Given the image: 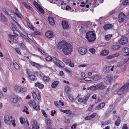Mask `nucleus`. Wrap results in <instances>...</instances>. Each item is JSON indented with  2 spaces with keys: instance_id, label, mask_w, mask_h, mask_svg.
<instances>
[{
  "instance_id": "nucleus-1",
  "label": "nucleus",
  "mask_w": 129,
  "mask_h": 129,
  "mask_svg": "<svg viewBox=\"0 0 129 129\" xmlns=\"http://www.w3.org/2000/svg\"><path fill=\"white\" fill-rule=\"evenodd\" d=\"M58 49H61L63 53L65 55L70 54L73 50L72 45L68 43H66L64 41H61L59 42L57 46Z\"/></svg>"
},
{
  "instance_id": "nucleus-2",
  "label": "nucleus",
  "mask_w": 129,
  "mask_h": 129,
  "mask_svg": "<svg viewBox=\"0 0 129 129\" xmlns=\"http://www.w3.org/2000/svg\"><path fill=\"white\" fill-rule=\"evenodd\" d=\"M85 37L89 42H92L95 40L96 35L93 31H90L86 33Z\"/></svg>"
},
{
  "instance_id": "nucleus-3",
  "label": "nucleus",
  "mask_w": 129,
  "mask_h": 129,
  "mask_svg": "<svg viewBox=\"0 0 129 129\" xmlns=\"http://www.w3.org/2000/svg\"><path fill=\"white\" fill-rule=\"evenodd\" d=\"M53 60L57 67L60 68H62L64 67V64L56 58L53 57Z\"/></svg>"
},
{
  "instance_id": "nucleus-4",
  "label": "nucleus",
  "mask_w": 129,
  "mask_h": 129,
  "mask_svg": "<svg viewBox=\"0 0 129 129\" xmlns=\"http://www.w3.org/2000/svg\"><path fill=\"white\" fill-rule=\"evenodd\" d=\"M10 28L13 34H15V35L18 37L19 36L21 33L20 31L18 30L17 27L15 25H13L11 26Z\"/></svg>"
},
{
  "instance_id": "nucleus-5",
  "label": "nucleus",
  "mask_w": 129,
  "mask_h": 129,
  "mask_svg": "<svg viewBox=\"0 0 129 129\" xmlns=\"http://www.w3.org/2000/svg\"><path fill=\"white\" fill-rule=\"evenodd\" d=\"M94 86L95 90H103L106 87V86L104 85L102 82L99 83L95 85Z\"/></svg>"
},
{
  "instance_id": "nucleus-6",
  "label": "nucleus",
  "mask_w": 129,
  "mask_h": 129,
  "mask_svg": "<svg viewBox=\"0 0 129 129\" xmlns=\"http://www.w3.org/2000/svg\"><path fill=\"white\" fill-rule=\"evenodd\" d=\"M118 42L119 44L121 45L127 44L128 42L127 38L126 37H122L119 40Z\"/></svg>"
},
{
  "instance_id": "nucleus-7",
  "label": "nucleus",
  "mask_w": 129,
  "mask_h": 129,
  "mask_svg": "<svg viewBox=\"0 0 129 129\" xmlns=\"http://www.w3.org/2000/svg\"><path fill=\"white\" fill-rule=\"evenodd\" d=\"M125 18V15L123 13H120L118 18V21L120 23L123 22Z\"/></svg>"
},
{
  "instance_id": "nucleus-8",
  "label": "nucleus",
  "mask_w": 129,
  "mask_h": 129,
  "mask_svg": "<svg viewBox=\"0 0 129 129\" xmlns=\"http://www.w3.org/2000/svg\"><path fill=\"white\" fill-rule=\"evenodd\" d=\"M79 53L81 55L85 54L87 52V49L85 48L80 47L78 49Z\"/></svg>"
},
{
  "instance_id": "nucleus-9",
  "label": "nucleus",
  "mask_w": 129,
  "mask_h": 129,
  "mask_svg": "<svg viewBox=\"0 0 129 129\" xmlns=\"http://www.w3.org/2000/svg\"><path fill=\"white\" fill-rule=\"evenodd\" d=\"M28 78L30 82H32L33 81H35L37 80V78L34 75H29V74L28 73Z\"/></svg>"
},
{
  "instance_id": "nucleus-10",
  "label": "nucleus",
  "mask_w": 129,
  "mask_h": 129,
  "mask_svg": "<svg viewBox=\"0 0 129 129\" xmlns=\"http://www.w3.org/2000/svg\"><path fill=\"white\" fill-rule=\"evenodd\" d=\"M112 78L111 76L110 75L107 76L105 79V82L107 84H110L111 83V80Z\"/></svg>"
},
{
  "instance_id": "nucleus-11",
  "label": "nucleus",
  "mask_w": 129,
  "mask_h": 129,
  "mask_svg": "<svg viewBox=\"0 0 129 129\" xmlns=\"http://www.w3.org/2000/svg\"><path fill=\"white\" fill-rule=\"evenodd\" d=\"M125 86L124 85L123 86L121 87L117 92V94L121 95L124 93V91L127 90Z\"/></svg>"
},
{
  "instance_id": "nucleus-12",
  "label": "nucleus",
  "mask_w": 129,
  "mask_h": 129,
  "mask_svg": "<svg viewBox=\"0 0 129 129\" xmlns=\"http://www.w3.org/2000/svg\"><path fill=\"white\" fill-rule=\"evenodd\" d=\"M4 120L5 122L8 125H10L11 123V121L8 115H5L4 116Z\"/></svg>"
},
{
  "instance_id": "nucleus-13",
  "label": "nucleus",
  "mask_w": 129,
  "mask_h": 129,
  "mask_svg": "<svg viewBox=\"0 0 129 129\" xmlns=\"http://www.w3.org/2000/svg\"><path fill=\"white\" fill-rule=\"evenodd\" d=\"M30 105V106H32L33 108L36 110H39L40 109L39 107L36 105V104L34 101L31 102Z\"/></svg>"
},
{
  "instance_id": "nucleus-14",
  "label": "nucleus",
  "mask_w": 129,
  "mask_h": 129,
  "mask_svg": "<svg viewBox=\"0 0 129 129\" xmlns=\"http://www.w3.org/2000/svg\"><path fill=\"white\" fill-rule=\"evenodd\" d=\"M62 25L63 28L64 29H67L69 27L68 23L64 21H62Z\"/></svg>"
},
{
  "instance_id": "nucleus-15",
  "label": "nucleus",
  "mask_w": 129,
  "mask_h": 129,
  "mask_svg": "<svg viewBox=\"0 0 129 129\" xmlns=\"http://www.w3.org/2000/svg\"><path fill=\"white\" fill-rule=\"evenodd\" d=\"M10 100L11 101L14 103H16L18 101L17 98L15 96L11 97Z\"/></svg>"
},
{
  "instance_id": "nucleus-16",
  "label": "nucleus",
  "mask_w": 129,
  "mask_h": 129,
  "mask_svg": "<svg viewBox=\"0 0 129 129\" xmlns=\"http://www.w3.org/2000/svg\"><path fill=\"white\" fill-rule=\"evenodd\" d=\"M0 20L5 22L7 21V18L2 13L0 14Z\"/></svg>"
},
{
  "instance_id": "nucleus-17",
  "label": "nucleus",
  "mask_w": 129,
  "mask_h": 129,
  "mask_svg": "<svg viewBox=\"0 0 129 129\" xmlns=\"http://www.w3.org/2000/svg\"><path fill=\"white\" fill-rule=\"evenodd\" d=\"M46 36L49 38H51L53 36L52 32L50 31H47L45 33Z\"/></svg>"
},
{
  "instance_id": "nucleus-18",
  "label": "nucleus",
  "mask_w": 129,
  "mask_h": 129,
  "mask_svg": "<svg viewBox=\"0 0 129 129\" xmlns=\"http://www.w3.org/2000/svg\"><path fill=\"white\" fill-rule=\"evenodd\" d=\"M101 77L99 75H95L92 78V79L95 81H98L101 79Z\"/></svg>"
},
{
  "instance_id": "nucleus-19",
  "label": "nucleus",
  "mask_w": 129,
  "mask_h": 129,
  "mask_svg": "<svg viewBox=\"0 0 129 129\" xmlns=\"http://www.w3.org/2000/svg\"><path fill=\"white\" fill-rule=\"evenodd\" d=\"M3 10L7 15H9L10 13H11V11L7 8H3Z\"/></svg>"
},
{
  "instance_id": "nucleus-20",
  "label": "nucleus",
  "mask_w": 129,
  "mask_h": 129,
  "mask_svg": "<svg viewBox=\"0 0 129 129\" xmlns=\"http://www.w3.org/2000/svg\"><path fill=\"white\" fill-rule=\"evenodd\" d=\"M49 23L51 25H53L55 24L54 22V19L52 17H49L48 18Z\"/></svg>"
},
{
  "instance_id": "nucleus-21",
  "label": "nucleus",
  "mask_w": 129,
  "mask_h": 129,
  "mask_svg": "<svg viewBox=\"0 0 129 129\" xmlns=\"http://www.w3.org/2000/svg\"><path fill=\"white\" fill-rule=\"evenodd\" d=\"M35 86L38 87L40 89H42L44 87V85H43L38 82L35 83Z\"/></svg>"
},
{
  "instance_id": "nucleus-22",
  "label": "nucleus",
  "mask_w": 129,
  "mask_h": 129,
  "mask_svg": "<svg viewBox=\"0 0 129 129\" xmlns=\"http://www.w3.org/2000/svg\"><path fill=\"white\" fill-rule=\"evenodd\" d=\"M113 25L111 24H107L103 26V28L105 30L108 28H111L113 27Z\"/></svg>"
},
{
  "instance_id": "nucleus-23",
  "label": "nucleus",
  "mask_w": 129,
  "mask_h": 129,
  "mask_svg": "<svg viewBox=\"0 0 129 129\" xmlns=\"http://www.w3.org/2000/svg\"><path fill=\"white\" fill-rule=\"evenodd\" d=\"M121 47V46L118 45H113L111 47V49L113 50H117Z\"/></svg>"
},
{
  "instance_id": "nucleus-24",
  "label": "nucleus",
  "mask_w": 129,
  "mask_h": 129,
  "mask_svg": "<svg viewBox=\"0 0 129 129\" xmlns=\"http://www.w3.org/2000/svg\"><path fill=\"white\" fill-rule=\"evenodd\" d=\"M45 121L46 124L49 127L51 125L52 122L50 120L46 118L45 119Z\"/></svg>"
},
{
  "instance_id": "nucleus-25",
  "label": "nucleus",
  "mask_w": 129,
  "mask_h": 129,
  "mask_svg": "<svg viewBox=\"0 0 129 129\" xmlns=\"http://www.w3.org/2000/svg\"><path fill=\"white\" fill-rule=\"evenodd\" d=\"M64 91L66 93H68L71 91V89L69 87L67 86L64 87Z\"/></svg>"
},
{
  "instance_id": "nucleus-26",
  "label": "nucleus",
  "mask_w": 129,
  "mask_h": 129,
  "mask_svg": "<svg viewBox=\"0 0 129 129\" xmlns=\"http://www.w3.org/2000/svg\"><path fill=\"white\" fill-rule=\"evenodd\" d=\"M90 94L89 93H88L86 95L84 96V97L83 98V99L85 102V104L86 103L87 101L90 97Z\"/></svg>"
},
{
  "instance_id": "nucleus-27",
  "label": "nucleus",
  "mask_w": 129,
  "mask_h": 129,
  "mask_svg": "<svg viewBox=\"0 0 129 129\" xmlns=\"http://www.w3.org/2000/svg\"><path fill=\"white\" fill-rule=\"evenodd\" d=\"M15 92L17 93H19L21 92V87L18 86H15Z\"/></svg>"
},
{
  "instance_id": "nucleus-28",
  "label": "nucleus",
  "mask_w": 129,
  "mask_h": 129,
  "mask_svg": "<svg viewBox=\"0 0 129 129\" xmlns=\"http://www.w3.org/2000/svg\"><path fill=\"white\" fill-rule=\"evenodd\" d=\"M59 82L58 81H56L54 82L52 84L51 86L53 88L56 87L58 84Z\"/></svg>"
},
{
  "instance_id": "nucleus-29",
  "label": "nucleus",
  "mask_w": 129,
  "mask_h": 129,
  "mask_svg": "<svg viewBox=\"0 0 129 129\" xmlns=\"http://www.w3.org/2000/svg\"><path fill=\"white\" fill-rule=\"evenodd\" d=\"M31 124L33 128L35 126H36L37 124L36 120L34 119H33L31 121Z\"/></svg>"
},
{
  "instance_id": "nucleus-30",
  "label": "nucleus",
  "mask_w": 129,
  "mask_h": 129,
  "mask_svg": "<svg viewBox=\"0 0 129 129\" xmlns=\"http://www.w3.org/2000/svg\"><path fill=\"white\" fill-rule=\"evenodd\" d=\"M120 118L118 117L117 118L115 122V124L117 126H118L120 124Z\"/></svg>"
},
{
  "instance_id": "nucleus-31",
  "label": "nucleus",
  "mask_w": 129,
  "mask_h": 129,
  "mask_svg": "<svg viewBox=\"0 0 129 129\" xmlns=\"http://www.w3.org/2000/svg\"><path fill=\"white\" fill-rule=\"evenodd\" d=\"M109 53V52L107 50H104L102 51L101 53V55L103 56H106Z\"/></svg>"
},
{
  "instance_id": "nucleus-32",
  "label": "nucleus",
  "mask_w": 129,
  "mask_h": 129,
  "mask_svg": "<svg viewBox=\"0 0 129 129\" xmlns=\"http://www.w3.org/2000/svg\"><path fill=\"white\" fill-rule=\"evenodd\" d=\"M110 66H108L105 67L104 68V70L105 72L106 73H108L110 71Z\"/></svg>"
},
{
  "instance_id": "nucleus-33",
  "label": "nucleus",
  "mask_w": 129,
  "mask_h": 129,
  "mask_svg": "<svg viewBox=\"0 0 129 129\" xmlns=\"http://www.w3.org/2000/svg\"><path fill=\"white\" fill-rule=\"evenodd\" d=\"M43 80L45 82H47L49 81V80H50V79L47 76H44L43 78Z\"/></svg>"
},
{
  "instance_id": "nucleus-34",
  "label": "nucleus",
  "mask_w": 129,
  "mask_h": 129,
  "mask_svg": "<svg viewBox=\"0 0 129 129\" xmlns=\"http://www.w3.org/2000/svg\"><path fill=\"white\" fill-rule=\"evenodd\" d=\"M62 61L66 63L67 64L68 63L71 62V61L70 60L65 58H63L62 59Z\"/></svg>"
},
{
  "instance_id": "nucleus-35",
  "label": "nucleus",
  "mask_w": 129,
  "mask_h": 129,
  "mask_svg": "<svg viewBox=\"0 0 129 129\" xmlns=\"http://www.w3.org/2000/svg\"><path fill=\"white\" fill-rule=\"evenodd\" d=\"M112 36L111 35H106L105 36V38L106 40L109 41L110 40Z\"/></svg>"
},
{
  "instance_id": "nucleus-36",
  "label": "nucleus",
  "mask_w": 129,
  "mask_h": 129,
  "mask_svg": "<svg viewBox=\"0 0 129 129\" xmlns=\"http://www.w3.org/2000/svg\"><path fill=\"white\" fill-rule=\"evenodd\" d=\"M113 109L112 107L111 108H108L107 110L106 111V114H108L109 113H110L113 110Z\"/></svg>"
},
{
  "instance_id": "nucleus-37",
  "label": "nucleus",
  "mask_w": 129,
  "mask_h": 129,
  "mask_svg": "<svg viewBox=\"0 0 129 129\" xmlns=\"http://www.w3.org/2000/svg\"><path fill=\"white\" fill-rule=\"evenodd\" d=\"M13 63L15 68L16 70L19 69V66L17 63H15L14 61Z\"/></svg>"
},
{
  "instance_id": "nucleus-38",
  "label": "nucleus",
  "mask_w": 129,
  "mask_h": 129,
  "mask_svg": "<svg viewBox=\"0 0 129 129\" xmlns=\"http://www.w3.org/2000/svg\"><path fill=\"white\" fill-rule=\"evenodd\" d=\"M87 90H91L92 91H95L94 86H91L87 88Z\"/></svg>"
},
{
  "instance_id": "nucleus-39",
  "label": "nucleus",
  "mask_w": 129,
  "mask_h": 129,
  "mask_svg": "<svg viewBox=\"0 0 129 129\" xmlns=\"http://www.w3.org/2000/svg\"><path fill=\"white\" fill-rule=\"evenodd\" d=\"M20 48L23 50H25L26 49V47L24 44L21 43L20 45Z\"/></svg>"
},
{
  "instance_id": "nucleus-40",
  "label": "nucleus",
  "mask_w": 129,
  "mask_h": 129,
  "mask_svg": "<svg viewBox=\"0 0 129 129\" xmlns=\"http://www.w3.org/2000/svg\"><path fill=\"white\" fill-rule=\"evenodd\" d=\"M117 84V83H115L113 86L112 88V91L113 92H114L116 90V89L115 87L116 86Z\"/></svg>"
},
{
  "instance_id": "nucleus-41",
  "label": "nucleus",
  "mask_w": 129,
  "mask_h": 129,
  "mask_svg": "<svg viewBox=\"0 0 129 129\" xmlns=\"http://www.w3.org/2000/svg\"><path fill=\"white\" fill-rule=\"evenodd\" d=\"M27 25L28 27L30 28L32 30H34V27L29 23H27Z\"/></svg>"
},
{
  "instance_id": "nucleus-42",
  "label": "nucleus",
  "mask_w": 129,
  "mask_h": 129,
  "mask_svg": "<svg viewBox=\"0 0 129 129\" xmlns=\"http://www.w3.org/2000/svg\"><path fill=\"white\" fill-rule=\"evenodd\" d=\"M53 58H52L50 56H48L46 57V61H50L51 60H53Z\"/></svg>"
},
{
  "instance_id": "nucleus-43",
  "label": "nucleus",
  "mask_w": 129,
  "mask_h": 129,
  "mask_svg": "<svg viewBox=\"0 0 129 129\" xmlns=\"http://www.w3.org/2000/svg\"><path fill=\"white\" fill-rule=\"evenodd\" d=\"M89 51L92 54H94L95 52V50L93 48H91L89 49Z\"/></svg>"
},
{
  "instance_id": "nucleus-44",
  "label": "nucleus",
  "mask_w": 129,
  "mask_h": 129,
  "mask_svg": "<svg viewBox=\"0 0 129 129\" xmlns=\"http://www.w3.org/2000/svg\"><path fill=\"white\" fill-rule=\"evenodd\" d=\"M15 36L16 35H9V36L10 37V38L12 40H14V39L16 37Z\"/></svg>"
},
{
  "instance_id": "nucleus-45",
  "label": "nucleus",
  "mask_w": 129,
  "mask_h": 129,
  "mask_svg": "<svg viewBox=\"0 0 129 129\" xmlns=\"http://www.w3.org/2000/svg\"><path fill=\"white\" fill-rule=\"evenodd\" d=\"M116 12V9H114L111 11L109 13V15H111L114 14Z\"/></svg>"
},
{
  "instance_id": "nucleus-46",
  "label": "nucleus",
  "mask_w": 129,
  "mask_h": 129,
  "mask_svg": "<svg viewBox=\"0 0 129 129\" xmlns=\"http://www.w3.org/2000/svg\"><path fill=\"white\" fill-rule=\"evenodd\" d=\"M129 4V0H125L122 4L124 5H127Z\"/></svg>"
},
{
  "instance_id": "nucleus-47",
  "label": "nucleus",
  "mask_w": 129,
  "mask_h": 129,
  "mask_svg": "<svg viewBox=\"0 0 129 129\" xmlns=\"http://www.w3.org/2000/svg\"><path fill=\"white\" fill-rule=\"evenodd\" d=\"M39 9L38 10L41 13L44 14V10L41 7H39L38 8Z\"/></svg>"
},
{
  "instance_id": "nucleus-48",
  "label": "nucleus",
  "mask_w": 129,
  "mask_h": 129,
  "mask_svg": "<svg viewBox=\"0 0 129 129\" xmlns=\"http://www.w3.org/2000/svg\"><path fill=\"white\" fill-rule=\"evenodd\" d=\"M19 36H21L22 37H23L24 38V39L26 40L28 39V38H27L26 36L24 35L22 33H21Z\"/></svg>"
},
{
  "instance_id": "nucleus-49",
  "label": "nucleus",
  "mask_w": 129,
  "mask_h": 129,
  "mask_svg": "<svg viewBox=\"0 0 129 129\" xmlns=\"http://www.w3.org/2000/svg\"><path fill=\"white\" fill-rule=\"evenodd\" d=\"M105 104L104 102H102L99 105V107H100V109H102L105 106Z\"/></svg>"
},
{
  "instance_id": "nucleus-50",
  "label": "nucleus",
  "mask_w": 129,
  "mask_h": 129,
  "mask_svg": "<svg viewBox=\"0 0 129 129\" xmlns=\"http://www.w3.org/2000/svg\"><path fill=\"white\" fill-rule=\"evenodd\" d=\"M123 52H124L128 53L129 52V49L127 47H125L124 48Z\"/></svg>"
},
{
  "instance_id": "nucleus-51",
  "label": "nucleus",
  "mask_w": 129,
  "mask_h": 129,
  "mask_svg": "<svg viewBox=\"0 0 129 129\" xmlns=\"http://www.w3.org/2000/svg\"><path fill=\"white\" fill-rule=\"evenodd\" d=\"M78 102L80 103H84L85 104V102L84 101L83 98H81L78 99Z\"/></svg>"
},
{
  "instance_id": "nucleus-52",
  "label": "nucleus",
  "mask_w": 129,
  "mask_h": 129,
  "mask_svg": "<svg viewBox=\"0 0 129 129\" xmlns=\"http://www.w3.org/2000/svg\"><path fill=\"white\" fill-rule=\"evenodd\" d=\"M92 79V78H91L89 77H86L84 78V80L86 81H89Z\"/></svg>"
},
{
  "instance_id": "nucleus-53",
  "label": "nucleus",
  "mask_w": 129,
  "mask_h": 129,
  "mask_svg": "<svg viewBox=\"0 0 129 129\" xmlns=\"http://www.w3.org/2000/svg\"><path fill=\"white\" fill-rule=\"evenodd\" d=\"M8 15L10 16L12 18H14L15 17V15L14 13L12 12V11L11 13H10Z\"/></svg>"
},
{
  "instance_id": "nucleus-54",
  "label": "nucleus",
  "mask_w": 129,
  "mask_h": 129,
  "mask_svg": "<svg viewBox=\"0 0 129 129\" xmlns=\"http://www.w3.org/2000/svg\"><path fill=\"white\" fill-rule=\"evenodd\" d=\"M69 99L72 101H73L74 100L73 96L72 94H70L69 96Z\"/></svg>"
},
{
  "instance_id": "nucleus-55",
  "label": "nucleus",
  "mask_w": 129,
  "mask_h": 129,
  "mask_svg": "<svg viewBox=\"0 0 129 129\" xmlns=\"http://www.w3.org/2000/svg\"><path fill=\"white\" fill-rule=\"evenodd\" d=\"M128 128L127 124H124L122 126V129H127Z\"/></svg>"
},
{
  "instance_id": "nucleus-56",
  "label": "nucleus",
  "mask_w": 129,
  "mask_h": 129,
  "mask_svg": "<svg viewBox=\"0 0 129 129\" xmlns=\"http://www.w3.org/2000/svg\"><path fill=\"white\" fill-rule=\"evenodd\" d=\"M91 117L90 115L88 116L85 117L84 119L85 120H90L91 119Z\"/></svg>"
},
{
  "instance_id": "nucleus-57",
  "label": "nucleus",
  "mask_w": 129,
  "mask_h": 129,
  "mask_svg": "<svg viewBox=\"0 0 129 129\" xmlns=\"http://www.w3.org/2000/svg\"><path fill=\"white\" fill-rule=\"evenodd\" d=\"M27 36L31 40L33 41V38L30 35L27 34Z\"/></svg>"
},
{
  "instance_id": "nucleus-58",
  "label": "nucleus",
  "mask_w": 129,
  "mask_h": 129,
  "mask_svg": "<svg viewBox=\"0 0 129 129\" xmlns=\"http://www.w3.org/2000/svg\"><path fill=\"white\" fill-rule=\"evenodd\" d=\"M32 94L33 98L34 99H36L37 96L36 93L35 92H32Z\"/></svg>"
},
{
  "instance_id": "nucleus-59",
  "label": "nucleus",
  "mask_w": 129,
  "mask_h": 129,
  "mask_svg": "<svg viewBox=\"0 0 129 129\" xmlns=\"http://www.w3.org/2000/svg\"><path fill=\"white\" fill-rule=\"evenodd\" d=\"M21 92L22 93L23 92H25L26 91L27 89L25 88H21Z\"/></svg>"
},
{
  "instance_id": "nucleus-60",
  "label": "nucleus",
  "mask_w": 129,
  "mask_h": 129,
  "mask_svg": "<svg viewBox=\"0 0 129 129\" xmlns=\"http://www.w3.org/2000/svg\"><path fill=\"white\" fill-rule=\"evenodd\" d=\"M41 33H40L39 31H35L33 33V34L34 35H40Z\"/></svg>"
},
{
  "instance_id": "nucleus-61",
  "label": "nucleus",
  "mask_w": 129,
  "mask_h": 129,
  "mask_svg": "<svg viewBox=\"0 0 129 129\" xmlns=\"http://www.w3.org/2000/svg\"><path fill=\"white\" fill-rule=\"evenodd\" d=\"M34 3V4L35 6L37 8V9L38 10L39 9L38 8L39 7H41L40 6L37 2H35V4Z\"/></svg>"
},
{
  "instance_id": "nucleus-62",
  "label": "nucleus",
  "mask_w": 129,
  "mask_h": 129,
  "mask_svg": "<svg viewBox=\"0 0 129 129\" xmlns=\"http://www.w3.org/2000/svg\"><path fill=\"white\" fill-rule=\"evenodd\" d=\"M15 50L17 53L19 55L21 54V53L20 51V50L17 48L15 49Z\"/></svg>"
},
{
  "instance_id": "nucleus-63",
  "label": "nucleus",
  "mask_w": 129,
  "mask_h": 129,
  "mask_svg": "<svg viewBox=\"0 0 129 129\" xmlns=\"http://www.w3.org/2000/svg\"><path fill=\"white\" fill-rule=\"evenodd\" d=\"M20 122L21 124L24 123V121L23 120V118L22 117H21L19 118Z\"/></svg>"
},
{
  "instance_id": "nucleus-64",
  "label": "nucleus",
  "mask_w": 129,
  "mask_h": 129,
  "mask_svg": "<svg viewBox=\"0 0 129 129\" xmlns=\"http://www.w3.org/2000/svg\"><path fill=\"white\" fill-rule=\"evenodd\" d=\"M123 64L124 63H122V62L120 61L117 64V66L118 67H120L121 66H122Z\"/></svg>"
}]
</instances>
